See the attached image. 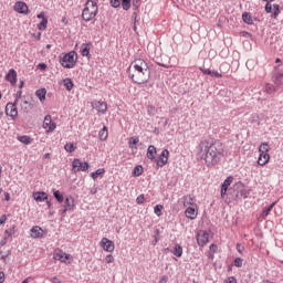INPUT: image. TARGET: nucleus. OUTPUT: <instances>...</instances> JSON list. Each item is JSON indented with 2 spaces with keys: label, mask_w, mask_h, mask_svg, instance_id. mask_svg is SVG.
<instances>
[{
  "label": "nucleus",
  "mask_w": 283,
  "mask_h": 283,
  "mask_svg": "<svg viewBox=\"0 0 283 283\" xmlns=\"http://www.w3.org/2000/svg\"><path fill=\"white\" fill-rule=\"evenodd\" d=\"M156 216L160 217L163 216V206L161 205H157L154 209Z\"/></svg>",
  "instance_id": "obj_42"
},
{
  "label": "nucleus",
  "mask_w": 283,
  "mask_h": 283,
  "mask_svg": "<svg viewBox=\"0 0 283 283\" xmlns=\"http://www.w3.org/2000/svg\"><path fill=\"white\" fill-rule=\"evenodd\" d=\"M67 211H70L67 208H65V206H62V208L60 209V213H62V216L66 214Z\"/></svg>",
  "instance_id": "obj_51"
},
{
  "label": "nucleus",
  "mask_w": 283,
  "mask_h": 283,
  "mask_svg": "<svg viewBox=\"0 0 283 283\" xmlns=\"http://www.w3.org/2000/svg\"><path fill=\"white\" fill-rule=\"evenodd\" d=\"M31 238H43V229H41V227L39 226H34L32 229H31Z\"/></svg>",
  "instance_id": "obj_18"
},
{
  "label": "nucleus",
  "mask_w": 283,
  "mask_h": 283,
  "mask_svg": "<svg viewBox=\"0 0 283 283\" xmlns=\"http://www.w3.org/2000/svg\"><path fill=\"white\" fill-rule=\"evenodd\" d=\"M137 205H143L145 202V196L139 195L136 199Z\"/></svg>",
  "instance_id": "obj_46"
},
{
  "label": "nucleus",
  "mask_w": 283,
  "mask_h": 283,
  "mask_svg": "<svg viewBox=\"0 0 283 283\" xmlns=\"http://www.w3.org/2000/svg\"><path fill=\"white\" fill-rule=\"evenodd\" d=\"M82 56H90V44L83 43L81 46Z\"/></svg>",
  "instance_id": "obj_27"
},
{
  "label": "nucleus",
  "mask_w": 283,
  "mask_h": 283,
  "mask_svg": "<svg viewBox=\"0 0 283 283\" xmlns=\"http://www.w3.org/2000/svg\"><path fill=\"white\" fill-rule=\"evenodd\" d=\"M189 205H193V198L191 196L184 197V207H188Z\"/></svg>",
  "instance_id": "obj_39"
},
{
  "label": "nucleus",
  "mask_w": 283,
  "mask_h": 283,
  "mask_svg": "<svg viewBox=\"0 0 283 283\" xmlns=\"http://www.w3.org/2000/svg\"><path fill=\"white\" fill-rule=\"evenodd\" d=\"M270 159H271V156L269 155V153H260L258 165H260L261 167H264V165H266V163H269Z\"/></svg>",
  "instance_id": "obj_16"
},
{
  "label": "nucleus",
  "mask_w": 283,
  "mask_h": 283,
  "mask_svg": "<svg viewBox=\"0 0 283 283\" xmlns=\"http://www.w3.org/2000/svg\"><path fill=\"white\" fill-rule=\"evenodd\" d=\"M32 280V277H27L24 281H22L21 283H30V281Z\"/></svg>",
  "instance_id": "obj_62"
},
{
  "label": "nucleus",
  "mask_w": 283,
  "mask_h": 283,
  "mask_svg": "<svg viewBox=\"0 0 283 283\" xmlns=\"http://www.w3.org/2000/svg\"><path fill=\"white\" fill-rule=\"evenodd\" d=\"M128 74L134 83L143 85L149 81L150 71L149 65L144 60H135L128 67Z\"/></svg>",
  "instance_id": "obj_2"
},
{
  "label": "nucleus",
  "mask_w": 283,
  "mask_h": 283,
  "mask_svg": "<svg viewBox=\"0 0 283 283\" xmlns=\"http://www.w3.org/2000/svg\"><path fill=\"white\" fill-rule=\"evenodd\" d=\"M6 114L11 118H17L19 116V111L17 109V103H8L6 106Z\"/></svg>",
  "instance_id": "obj_6"
},
{
  "label": "nucleus",
  "mask_w": 283,
  "mask_h": 283,
  "mask_svg": "<svg viewBox=\"0 0 283 283\" xmlns=\"http://www.w3.org/2000/svg\"><path fill=\"white\" fill-rule=\"evenodd\" d=\"M8 255H10V252H8L7 254H2L1 260H3V262H6V259L8 258Z\"/></svg>",
  "instance_id": "obj_61"
},
{
  "label": "nucleus",
  "mask_w": 283,
  "mask_h": 283,
  "mask_svg": "<svg viewBox=\"0 0 283 283\" xmlns=\"http://www.w3.org/2000/svg\"><path fill=\"white\" fill-rule=\"evenodd\" d=\"M237 198H249V191L244 188H241L237 193Z\"/></svg>",
  "instance_id": "obj_34"
},
{
  "label": "nucleus",
  "mask_w": 283,
  "mask_h": 283,
  "mask_svg": "<svg viewBox=\"0 0 283 283\" xmlns=\"http://www.w3.org/2000/svg\"><path fill=\"white\" fill-rule=\"evenodd\" d=\"M160 283H167V276H161L159 280Z\"/></svg>",
  "instance_id": "obj_60"
},
{
  "label": "nucleus",
  "mask_w": 283,
  "mask_h": 283,
  "mask_svg": "<svg viewBox=\"0 0 283 283\" xmlns=\"http://www.w3.org/2000/svg\"><path fill=\"white\" fill-rule=\"evenodd\" d=\"M6 282V274L3 272H0V283Z\"/></svg>",
  "instance_id": "obj_56"
},
{
  "label": "nucleus",
  "mask_w": 283,
  "mask_h": 283,
  "mask_svg": "<svg viewBox=\"0 0 283 283\" xmlns=\"http://www.w3.org/2000/svg\"><path fill=\"white\" fill-rule=\"evenodd\" d=\"M143 175V166H136L133 169V176L138 177Z\"/></svg>",
  "instance_id": "obj_37"
},
{
  "label": "nucleus",
  "mask_w": 283,
  "mask_h": 283,
  "mask_svg": "<svg viewBox=\"0 0 283 283\" xmlns=\"http://www.w3.org/2000/svg\"><path fill=\"white\" fill-rule=\"evenodd\" d=\"M263 92H265V94H275V85L266 84L263 88Z\"/></svg>",
  "instance_id": "obj_29"
},
{
  "label": "nucleus",
  "mask_w": 283,
  "mask_h": 283,
  "mask_svg": "<svg viewBox=\"0 0 283 283\" xmlns=\"http://www.w3.org/2000/svg\"><path fill=\"white\" fill-rule=\"evenodd\" d=\"M103 174H105V168H99L95 172L91 174V178H93V180H96V178H98V176H103Z\"/></svg>",
  "instance_id": "obj_32"
},
{
  "label": "nucleus",
  "mask_w": 283,
  "mask_h": 283,
  "mask_svg": "<svg viewBox=\"0 0 283 283\" xmlns=\"http://www.w3.org/2000/svg\"><path fill=\"white\" fill-rule=\"evenodd\" d=\"M14 10L15 12H19V14H29L28 4L23 1H18L14 3Z\"/></svg>",
  "instance_id": "obj_9"
},
{
  "label": "nucleus",
  "mask_w": 283,
  "mask_h": 283,
  "mask_svg": "<svg viewBox=\"0 0 283 283\" xmlns=\"http://www.w3.org/2000/svg\"><path fill=\"white\" fill-rule=\"evenodd\" d=\"M147 158L149 160H154L156 158V146L150 145L147 149Z\"/></svg>",
  "instance_id": "obj_21"
},
{
  "label": "nucleus",
  "mask_w": 283,
  "mask_h": 283,
  "mask_svg": "<svg viewBox=\"0 0 283 283\" xmlns=\"http://www.w3.org/2000/svg\"><path fill=\"white\" fill-rule=\"evenodd\" d=\"M105 262L107 264H112V262H114V255H112V254L106 255Z\"/></svg>",
  "instance_id": "obj_47"
},
{
  "label": "nucleus",
  "mask_w": 283,
  "mask_h": 283,
  "mask_svg": "<svg viewBox=\"0 0 283 283\" xmlns=\"http://www.w3.org/2000/svg\"><path fill=\"white\" fill-rule=\"evenodd\" d=\"M65 151H67L69 154H74V151H76V147L74 146V144L69 143L64 146Z\"/></svg>",
  "instance_id": "obj_33"
},
{
  "label": "nucleus",
  "mask_w": 283,
  "mask_h": 283,
  "mask_svg": "<svg viewBox=\"0 0 283 283\" xmlns=\"http://www.w3.org/2000/svg\"><path fill=\"white\" fill-rule=\"evenodd\" d=\"M275 207V202H272L269 207H266L263 211H262V216L263 218H266V216H269L271 213V211H273V208Z\"/></svg>",
  "instance_id": "obj_31"
},
{
  "label": "nucleus",
  "mask_w": 283,
  "mask_h": 283,
  "mask_svg": "<svg viewBox=\"0 0 283 283\" xmlns=\"http://www.w3.org/2000/svg\"><path fill=\"white\" fill-rule=\"evenodd\" d=\"M53 196L55 198V200H57V202H63V200H65V198L63 197V193H61V191L55 190L53 192Z\"/></svg>",
  "instance_id": "obj_36"
},
{
  "label": "nucleus",
  "mask_w": 283,
  "mask_h": 283,
  "mask_svg": "<svg viewBox=\"0 0 283 283\" xmlns=\"http://www.w3.org/2000/svg\"><path fill=\"white\" fill-rule=\"evenodd\" d=\"M70 258H72V255H70L63 251H59L57 253L54 254V260H57L59 262H67V260H70Z\"/></svg>",
  "instance_id": "obj_15"
},
{
  "label": "nucleus",
  "mask_w": 283,
  "mask_h": 283,
  "mask_svg": "<svg viewBox=\"0 0 283 283\" xmlns=\"http://www.w3.org/2000/svg\"><path fill=\"white\" fill-rule=\"evenodd\" d=\"M18 140L23 143V145H32V138L28 135L19 136Z\"/></svg>",
  "instance_id": "obj_24"
},
{
  "label": "nucleus",
  "mask_w": 283,
  "mask_h": 283,
  "mask_svg": "<svg viewBox=\"0 0 283 283\" xmlns=\"http://www.w3.org/2000/svg\"><path fill=\"white\" fill-rule=\"evenodd\" d=\"M197 242L199 247H205V244L209 242V233H207L206 231H200L197 234Z\"/></svg>",
  "instance_id": "obj_12"
},
{
  "label": "nucleus",
  "mask_w": 283,
  "mask_h": 283,
  "mask_svg": "<svg viewBox=\"0 0 283 283\" xmlns=\"http://www.w3.org/2000/svg\"><path fill=\"white\" fill-rule=\"evenodd\" d=\"M201 72H203L205 74H208L209 76H211V69H201Z\"/></svg>",
  "instance_id": "obj_55"
},
{
  "label": "nucleus",
  "mask_w": 283,
  "mask_h": 283,
  "mask_svg": "<svg viewBox=\"0 0 283 283\" xmlns=\"http://www.w3.org/2000/svg\"><path fill=\"white\" fill-rule=\"evenodd\" d=\"M96 14H98V6H96L94 0H87L82 12L83 21H92Z\"/></svg>",
  "instance_id": "obj_3"
},
{
  "label": "nucleus",
  "mask_w": 283,
  "mask_h": 283,
  "mask_svg": "<svg viewBox=\"0 0 283 283\" xmlns=\"http://www.w3.org/2000/svg\"><path fill=\"white\" fill-rule=\"evenodd\" d=\"M169 160V150L164 149L159 156V159L157 160L158 167H165Z\"/></svg>",
  "instance_id": "obj_11"
},
{
  "label": "nucleus",
  "mask_w": 283,
  "mask_h": 283,
  "mask_svg": "<svg viewBox=\"0 0 283 283\" xmlns=\"http://www.w3.org/2000/svg\"><path fill=\"white\" fill-rule=\"evenodd\" d=\"M6 220H8V217H6V214H2L0 217V224H6Z\"/></svg>",
  "instance_id": "obj_53"
},
{
  "label": "nucleus",
  "mask_w": 283,
  "mask_h": 283,
  "mask_svg": "<svg viewBox=\"0 0 283 283\" xmlns=\"http://www.w3.org/2000/svg\"><path fill=\"white\" fill-rule=\"evenodd\" d=\"M21 109L24 112V114H28L30 109H32V104L24 99L21 104Z\"/></svg>",
  "instance_id": "obj_26"
},
{
  "label": "nucleus",
  "mask_w": 283,
  "mask_h": 283,
  "mask_svg": "<svg viewBox=\"0 0 283 283\" xmlns=\"http://www.w3.org/2000/svg\"><path fill=\"white\" fill-rule=\"evenodd\" d=\"M6 244H8V238H3L1 241H0V247H6Z\"/></svg>",
  "instance_id": "obj_54"
},
{
  "label": "nucleus",
  "mask_w": 283,
  "mask_h": 283,
  "mask_svg": "<svg viewBox=\"0 0 283 283\" xmlns=\"http://www.w3.org/2000/svg\"><path fill=\"white\" fill-rule=\"evenodd\" d=\"M38 67H39V70L45 71V70H48V64L40 63Z\"/></svg>",
  "instance_id": "obj_50"
},
{
  "label": "nucleus",
  "mask_w": 283,
  "mask_h": 283,
  "mask_svg": "<svg viewBox=\"0 0 283 283\" xmlns=\"http://www.w3.org/2000/svg\"><path fill=\"white\" fill-rule=\"evenodd\" d=\"M64 83V87H66L67 92H72L73 87H74V82H72V78H65L63 81Z\"/></svg>",
  "instance_id": "obj_28"
},
{
  "label": "nucleus",
  "mask_w": 283,
  "mask_h": 283,
  "mask_svg": "<svg viewBox=\"0 0 283 283\" xmlns=\"http://www.w3.org/2000/svg\"><path fill=\"white\" fill-rule=\"evenodd\" d=\"M123 10H129L132 8V0H122Z\"/></svg>",
  "instance_id": "obj_41"
},
{
  "label": "nucleus",
  "mask_w": 283,
  "mask_h": 283,
  "mask_svg": "<svg viewBox=\"0 0 283 283\" xmlns=\"http://www.w3.org/2000/svg\"><path fill=\"white\" fill-rule=\"evenodd\" d=\"M38 19H45V13L41 12L36 15Z\"/></svg>",
  "instance_id": "obj_59"
},
{
  "label": "nucleus",
  "mask_w": 283,
  "mask_h": 283,
  "mask_svg": "<svg viewBox=\"0 0 283 283\" xmlns=\"http://www.w3.org/2000/svg\"><path fill=\"white\" fill-rule=\"evenodd\" d=\"M33 199H34L36 202H43V201L48 200V193L44 192V191L34 192V193H33Z\"/></svg>",
  "instance_id": "obj_17"
},
{
  "label": "nucleus",
  "mask_w": 283,
  "mask_h": 283,
  "mask_svg": "<svg viewBox=\"0 0 283 283\" xmlns=\"http://www.w3.org/2000/svg\"><path fill=\"white\" fill-rule=\"evenodd\" d=\"M138 137L134 136V137H130L129 139V147L130 149H136V145H138Z\"/></svg>",
  "instance_id": "obj_35"
},
{
  "label": "nucleus",
  "mask_w": 283,
  "mask_h": 283,
  "mask_svg": "<svg viewBox=\"0 0 283 283\" xmlns=\"http://www.w3.org/2000/svg\"><path fill=\"white\" fill-rule=\"evenodd\" d=\"M186 218H189L190 220H196V218H198V212L195 208L189 207L186 209Z\"/></svg>",
  "instance_id": "obj_19"
},
{
  "label": "nucleus",
  "mask_w": 283,
  "mask_h": 283,
  "mask_svg": "<svg viewBox=\"0 0 283 283\" xmlns=\"http://www.w3.org/2000/svg\"><path fill=\"white\" fill-rule=\"evenodd\" d=\"M43 127L46 132H54L56 129V124L52 123V116L46 115L44 117Z\"/></svg>",
  "instance_id": "obj_10"
},
{
  "label": "nucleus",
  "mask_w": 283,
  "mask_h": 283,
  "mask_svg": "<svg viewBox=\"0 0 283 283\" xmlns=\"http://www.w3.org/2000/svg\"><path fill=\"white\" fill-rule=\"evenodd\" d=\"M60 63L63 67H66L67 70H72L74 65H76V52L71 51L63 56H60Z\"/></svg>",
  "instance_id": "obj_4"
},
{
  "label": "nucleus",
  "mask_w": 283,
  "mask_h": 283,
  "mask_svg": "<svg viewBox=\"0 0 283 283\" xmlns=\"http://www.w3.org/2000/svg\"><path fill=\"white\" fill-rule=\"evenodd\" d=\"M210 76L212 78H222V73L218 72V71H212Z\"/></svg>",
  "instance_id": "obj_43"
},
{
  "label": "nucleus",
  "mask_w": 283,
  "mask_h": 283,
  "mask_svg": "<svg viewBox=\"0 0 283 283\" xmlns=\"http://www.w3.org/2000/svg\"><path fill=\"white\" fill-rule=\"evenodd\" d=\"M199 155L207 167H216L224 156V148H222L221 143L201 142L199 144Z\"/></svg>",
  "instance_id": "obj_1"
},
{
  "label": "nucleus",
  "mask_w": 283,
  "mask_h": 283,
  "mask_svg": "<svg viewBox=\"0 0 283 283\" xmlns=\"http://www.w3.org/2000/svg\"><path fill=\"white\" fill-rule=\"evenodd\" d=\"M231 182H233V177L230 176L221 185V198L227 196V191L229 190V187H231Z\"/></svg>",
  "instance_id": "obj_13"
},
{
  "label": "nucleus",
  "mask_w": 283,
  "mask_h": 283,
  "mask_svg": "<svg viewBox=\"0 0 283 283\" xmlns=\"http://www.w3.org/2000/svg\"><path fill=\"white\" fill-rule=\"evenodd\" d=\"M138 6H139V1L133 0V8H135V10H136V8H138Z\"/></svg>",
  "instance_id": "obj_57"
},
{
  "label": "nucleus",
  "mask_w": 283,
  "mask_h": 283,
  "mask_svg": "<svg viewBox=\"0 0 283 283\" xmlns=\"http://www.w3.org/2000/svg\"><path fill=\"white\" fill-rule=\"evenodd\" d=\"M48 94V91L45 88H40L35 92V96L43 103L45 101V95Z\"/></svg>",
  "instance_id": "obj_22"
},
{
  "label": "nucleus",
  "mask_w": 283,
  "mask_h": 283,
  "mask_svg": "<svg viewBox=\"0 0 283 283\" xmlns=\"http://www.w3.org/2000/svg\"><path fill=\"white\" fill-rule=\"evenodd\" d=\"M24 82L20 81L19 90H23Z\"/></svg>",
  "instance_id": "obj_63"
},
{
  "label": "nucleus",
  "mask_w": 283,
  "mask_h": 283,
  "mask_svg": "<svg viewBox=\"0 0 283 283\" xmlns=\"http://www.w3.org/2000/svg\"><path fill=\"white\" fill-rule=\"evenodd\" d=\"M234 266H237L238 269H240L242 266V259L241 258L234 259Z\"/></svg>",
  "instance_id": "obj_45"
},
{
  "label": "nucleus",
  "mask_w": 283,
  "mask_h": 283,
  "mask_svg": "<svg viewBox=\"0 0 283 283\" xmlns=\"http://www.w3.org/2000/svg\"><path fill=\"white\" fill-rule=\"evenodd\" d=\"M224 282L226 283H238V280L234 276H230Z\"/></svg>",
  "instance_id": "obj_49"
},
{
  "label": "nucleus",
  "mask_w": 283,
  "mask_h": 283,
  "mask_svg": "<svg viewBox=\"0 0 283 283\" xmlns=\"http://www.w3.org/2000/svg\"><path fill=\"white\" fill-rule=\"evenodd\" d=\"M51 282H53V283H63V282H61V281L59 280V277H56V276H54V277L51 280Z\"/></svg>",
  "instance_id": "obj_58"
},
{
  "label": "nucleus",
  "mask_w": 283,
  "mask_h": 283,
  "mask_svg": "<svg viewBox=\"0 0 283 283\" xmlns=\"http://www.w3.org/2000/svg\"><path fill=\"white\" fill-rule=\"evenodd\" d=\"M92 107H93V109H96V112H98V114H105L107 112V103H105V102L94 101L92 103Z\"/></svg>",
  "instance_id": "obj_8"
},
{
  "label": "nucleus",
  "mask_w": 283,
  "mask_h": 283,
  "mask_svg": "<svg viewBox=\"0 0 283 283\" xmlns=\"http://www.w3.org/2000/svg\"><path fill=\"white\" fill-rule=\"evenodd\" d=\"M43 158H44V159L50 158V153L44 154Z\"/></svg>",
  "instance_id": "obj_64"
},
{
  "label": "nucleus",
  "mask_w": 283,
  "mask_h": 283,
  "mask_svg": "<svg viewBox=\"0 0 283 283\" xmlns=\"http://www.w3.org/2000/svg\"><path fill=\"white\" fill-rule=\"evenodd\" d=\"M259 151H260V154H269V144L263 143V144L259 147Z\"/></svg>",
  "instance_id": "obj_38"
},
{
  "label": "nucleus",
  "mask_w": 283,
  "mask_h": 283,
  "mask_svg": "<svg viewBox=\"0 0 283 283\" xmlns=\"http://www.w3.org/2000/svg\"><path fill=\"white\" fill-rule=\"evenodd\" d=\"M111 6L113 8H120V0H111Z\"/></svg>",
  "instance_id": "obj_44"
},
{
  "label": "nucleus",
  "mask_w": 283,
  "mask_h": 283,
  "mask_svg": "<svg viewBox=\"0 0 283 283\" xmlns=\"http://www.w3.org/2000/svg\"><path fill=\"white\" fill-rule=\"evenodd\" d=\"M242 20L244 23H247L248 25H253V19L251 18V13L249 12H244L242 14Z\"/></svg>",
  "instance_id": "obj_23"
},
{
  "label": "nucleus",
  "mask_w": 283,
  "mask_h": 283,
  "mask_svg": "<svg viewBox=\"0 0 283 283\" xmlns=\"http://www.w3.org/2000/svg\"><path fill=\"white\" fill-rule=\"evenodd\" d=\"M250 123H258V115H251Z\"/></svg>",
  "instance_id": "obj_52"
},
{
  "label": "nucleus",
  "mask_w": 283,
  "mask_h": 283,
  "mask_svg": "<svg viewBox=\"0 0 283 283\" xmlns=\"http://www.w3.org/2000/svg\"><path fill=\"white\" fill-rule=\"evenodd\" d=\"M39 30H46L48 29V18H43V20L38 25Z\"/></svg>",
  "instance_id": "obj_40"
},
{
  "label": "nucleus",
  "mask_w": 283,
  "mask_h": 283,
  "mask_svg": "<svg viewBox=\"0 0 283 283\" xmlns=\"http://www.w3.org/2000/svg\"><path fill=\"white\" fill-rule=\"evenodd\" d=\"M6 81H9L11 85H17V71L14 69H10L6 75Z\"/></svg>",
  "instance_id": "obj_14"
},
{
  "label": "nucleus",
  "mask_w": 283,
  "mask_h": 283,
  "mask_svg": "<svg viewBox=\"0 0 283 283\" xmlns=\"http://www.w3.org/2000/svg\"><path fill=\"white\" fill-rule=\"evenodd\" d=\"M101 247L102 249H104V251H107V253H112V251H114V249L116 248L114 245V242L107 238L102 239Z\"/></svg>",
  "instance_id": "obj_7"
},
{
  "label": "nucleus",
  "mask_w": 283,
  "mask_h": 283,
  "mask_svg": "<svg viewBox=\"0 0 283 283\" xmlns=\"http://www.w3.org/2000/svg\"><path fill=\"white\" fill-rule=\"evenodd\" d=\"M99 139L101 140H107V136H109V133L107 130V126H104L103 129L99 130Z\"/></svg>",
  "instance_id": "obj_25"
},
{
  "label": "nucleus",
  "mask_w": 283,
  "mask_h": 283,
  "mask_svg": "<svg viewBox=\"0 0 283 283\" xmlns=\"http://www.w3.org/2000/svg\"><path fill=\"white\" fill-rule=\"evenodd\" d=\"M172 253L176 258H182V247L180 244H176Z\"/></svg>",
  "instance_id": "obj_30"
},
{
  "label": "nucleus",
  "mask_w": 283,
  "mask_h": 283,
  "mask_svg": "<svg viewBox=\"0 0 283 283\" xmlns=\"http://www.w3.org/2000/svg\"><path fill=\"white\" fill-rule=\"evenodd\" d=\"M90 169V163L81 161V159L75 158L72 163L73 174H78V171H87Z\"/></svg>",
  "instance_id": "obj_5"
},
{
  "label": "nucleus",
  "mask_w": 283,
  "mask_h": 283,
  "mask_svg": "<svg viewBox=\"0 0 283 283\" xmlns=\"http://www.w3.org/2000/svg\"><path fill=\"white\" fill-rule=\"evenodd\" d=\"M64 208L69 209V211H72V209H74V198L66 197L64 200Z\"/></svg>",
  "instance_id": "obj_20"
},
{
  "label": "nucleus",
  "mask_w": 283,
  "mask_h": 283,
  "mask_svg": "<svg viewBox=\"0 0 283 283\" xmlns=\"http://www.w3.org/2000/svg\"><path fill=\"white\" fill-rule=\"evenodd\" d=\"M22 94H23V92H21V90H19V91L15 93V101H14L15 104L19 103V99L21 98Z\"/></svg>",
  "instance_id": "obj_48"
}]
</instances>
